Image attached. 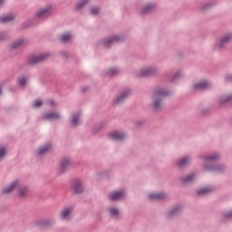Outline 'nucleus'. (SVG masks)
I'll return each instance as SVG.
<instances>
[{
    "instance_id": "obj_1",
    "label": "nucleus",
    "mask_w": 232,
    "mask_h": 232,
    "mask_svg": "<svg viewBox=\"0 0 232 232\" xmlns=\"http://www.w3.org/2000/svg\"><path fill=\"white\" fill-rule=\"evenodd\" d=\"M14 189H17V196L19 198H23L28 195V188L23 186L21 182L15 180L12 182L8 187L3 189L4 195H8V193H12Z\"/></svg>"
},
{
    "instance_id": "obj_2",
    "label": "nucleus",
    "mask_w": 232,
    "mask_h": 232,
    "mask_svg": "<svg viewBox=\"0 0 232 232\" xmlns=\"http://www.w3.org/2000/svg\"><path fill=\"white\" fill-rule=\"evenodd\" d=\"M167 93L164 91H157L154 92L152 99L154 101L152 108L154 110H160L162 108V99L166 97Z\"/></svg>"
},
{
    "instance_id": "obj_3",
    "label": "nucleus",
    "mask_w": 232,
    "mask_h": 232,
    "mask_svg": "<svg viewBox=\"0 0 232 232\" xmlns=\"http://www.w3.org/2000/svg\"><path fill=\"white\" fill-rule=\"evenodd\" d=\"M72 213H73V207H65L60 212V218L62 220H70Z\"/></svg>"
},
{
    "instance_id": "obj_4",
    "label": "nucleus",
    "mask_w": 232,
    "mask_h": 232,
    "mask_svg": "<svg viewBox=\"0 0 232 232\" xmlns=\"http://www.w3.org/2000/svg\"><path fill=\"white\" fill-rule=\"evenodd\" d=\"M50 57V53H43L38 55H34L29 58V64H37V63H43L45 59Z\"/></svg>"
},
{
    "instance_id": "obj_5",
    "label": "nucleus",
    "mask_w": 232,
    "mask_h": 232,
    "mask_svg": "<svg viewBox=\"0 0 232 232\" xmlns=\"http://www.w3.org/2000/svg\"><path fill=\"white\" fill-rule=\"evenodd\" d=\"M72 164V161L68 158L62 160L59 165V171L61 173H63V171H66V169H68V168H70Z\"/></svg>"
},
{
    "instance_id": "obj_6",
    "label": "nucleus",
    "mask_w": 232,
    "mask_h": 232,
    "mask_svg": "<svg viewBox=\"0 0 232 232\" xmlns=\"http://www.w3.org/2000/svg\"><path fill=\"white\" fill-rule=\"evenodd\" d=\"M72 191L76 194H81L84 191V183L82 180H76L72 186Z\"/></svg>"
},
{
    "instance_id": "obj_7",
    "label": "nucleus",
    "mask_w": 232,
    "mask_h": 232,
    "mask_svg": "<svg viewBox=\"0 0 232 232\" xmlns=\"http://www.w3.org/2000/svg\"><path fill=\"white\" fill-rule=\"evenodd\" d=\"M52 14V5H48L44 8L40 9L36 13L37 17H46V15H50Z\"/></svg>"
},
{
    "instance_id": "obj_8",
    "label": "nucleus",
    "mask_w": 232,
    "mask_h": 232,
    "mask_svg": "<svg viewBox=\"0 0 232 232\" xmlns=\"http://www.w3.org/2000/svg\"><path fill=\"white\" fill-rule=\"evenodd\" d=\"M124 197V191H113L109 194L111 200H121Z\"/></svg>"
},
{
    "instance_id": "obj_9",
    "label": "nucleus",
    "mask_w": 232,
    "mask_h": 232,
    "mask_svg": "<svg viewBox=\"0 0 232 232\" xmlns=\"http://www.w3.org/2000/svg\"><path fill=\"white\" fill-rule=\"evenodd\" d=\"M110 139L112 140H122L126 137V135L122 132L113 131L109 134Z\"/></svg>"
},
{
    "instance_id": "obj_10",
    "label": "nucleus",
    "mask_w": 232,
    "mask_h": 232,
    "mask_svg": "<svg viewBox=\"0 0 232 232\" xmlns=\"http://www.w3.org/2000/svg\"><path fill=\"white\" fill-rule=\"evenodd\" d=\"M59 119H61V115L57 112H49L44 116L45 121H59Z\"/></svg>"
},
{
    "instance_id": "obj_11",
    "label": "nucleus",
    "mask_w": 232,
    "mask_h": 232,
    "mask_svg": "<svg viewBox=\"0 0 232 232\" xmlns=\"http://www.w3.org/2000/svg\"><path fill=\"white\" fill-rule=\"evenodd\" d=\"M209 88V82L202 81L194 85V90H208Z\"/></svg>"
},
{
    "instance_id": "obj_12",
    "label": "nucleus",
    "mask_w": 232,
    "mask_h": 232,
    "mask_svg": "<svg viewBox=\"0 0 232 232\" xmlns=\"http://www.w3.org/2000/svg\"><path fill=\"white\" fill-rule=\"evenodd\" d=\"M155 72H157V70H155V68H153V67L145 68V69L141 70L140 76L146 77L148 75H153V73H155Z\"/></svg>"
},
{
    "instance_id": "obj_13",
    "label": "nucleus",
    "mask_w": 232,
    "mask_h": 232,
    "mask_svg": "<svg viewBox=\"0 0 232 232\" xmlns=\"http://www.w3.org/2000/svg\"><path fill=\"white\" fill-rule=\"evenodd\" d=\"M150 200H164L166 194L164 193H154L149 196Z\"/></svg>"
},
{
    "instance_id": "obj_14",
    "label": "nucleus",
    "mask_w": 232,
    "mask_h": 232,
    "mask_svg": "<svg viewBox=\"0 0 232 232\" xmlns=\"http://www.w3.org/2000/svg\"><path fill=\"white\" fill-rule=\"evenodd\" d=\"M130 93H131V92L125 91L123 93L121 94V96H117V98L115 99L114 102H116V104H119V102H122V101H124V99L129 97V95Z\"/></svg>"
},
{
    "instance_id": "obj_15",
    "label": "nucleus",
    "mask_w": 232,
    "mask_h": 232,
    "mask_svg": "<svg viewBox=\"0 0 232 232\" xmlns=\"http://www.w3.org/2000/svg\"><path fill=\"white\" fill-rule=\"evenodd\" d=\"M120 41L119 36H112L110 38H107L103 41L104 46H108V44H113V43H118Z\"/></svg>"
},
{
    "instance_id": "obj_16",
    "label": "nucleus",
    "mask_w": 232,
    "mask_h": 232,
    "mask_svg": "<svg viewBox=\"0 0 232 232\" xmlns=\"http://www.w3.org/2000/svg\"><path fill=\"white\" fill-rule=\"evenodd\" d=\"M88 5V0H80L76 3L74 8L75 10H82Z\"/></svg>"
},
{
    "instance_id": "obj_17",
    "label": "nucleus",
    "mask_w": 232,
    "mask_h": 232,
    "mask_svg": "<svg viewBox=\"0 0 232 232\" xmlns=\"http://www.w3.org/2000/svg\"><path fill=\"white\" fill-rule=\"evenodd\" d=\"M232 39V34L225 35L218 43V46H224V44L229 43Z\"/></svg>"
},
{
    "instance_id": "obj_18",
    "label": "nucleus",
    "mask_w": 232,
    "mask_h": 232,
    "mask_svg": "<svg viewBox=\"0 0 232 232\" xmlns=\"http://www.w3.org/2000/svg\"><path fill=\"white\" fill-rule=\"evenodd\" d=\"M14 14H7L0 17V23H10V21H14Z\"/></svg>"
},
{
    "instance_id": "obj_19",
    "label": "nucleus",
    "mask_w": 232,
    "mask_h": 232,
    "mask_svg": "<svg viewBox=\"0 0 232 232\" xmlns=\"http://www.w3.org/2000/svg\"><path fill=\"white\" fill-rule=\"evenodd\" d=\"M79 119H81V113H76V114H73L71 118V123L73 125V126H77V124L79 123Z\"/></svg>"
},
{
    "instance_id": "obj_20",
    "label": "nucleus",
    "mask_w": 232,
    "mask_h": 232,
    "mask_svg": "<svg viewBox=\"0 0 232 232\" xmlns=\"http://www.w3.org/2000/svg\"><path fill=\"white\" fill-rule=\"evenodd\" d=\"M60 40L62 43H68V41H72V34L70 33H65L60 36Z\"/></svg>"
},
{
    "instance_id": "obj_21",
    "label": "nucleus",
    "mask_w": 232,
    "mask_h": 232,
    "mask_svg": "<svg viewBox=\"0 0 232 232\" xmlns=\"http://www.w3.org/2000/svg\"><path fill=\"white\" fill-rule=\"evenodd\" d=\"M22 44H24V40L23 39H19L16 42H14V44H12V48H19V46H22Z\"/></svg>"
},
{
    "instance_id": "obj_22",
    "label": "nucleus",
    "mask_w": 232,
    "mask_h": 232,
    "mask_svg": "<svg viewBox=\"0 0 232 232\" xmlns=\"http://www.w3.org/2000/svg\"><path fill=\"white\" fill-rule=\"evenodd\" d=\"M50 148H52L51 145H47L46 147H43L38 150L37 154L38 155H44V153H46V151H48L50 150Z\"/></svg>"
},
{
    "instance_id": "obj_23",
    "label": "nucleus",
    "mask_w": 232,
    "mask_h": 232,
    "mask_svg": "<svg viewBox=\"0 0 232 232\" xmlns=\"http://www.w3.org/2000/svg\"><path fill=\"white\" fill-rule=\"evenodd\" d=\"M188 163H189V158H183V159H181V160H179V166L180 168H182V166H186V165L188 164Z\"/></svg>"
},
{
    "instance_id": "obj_24",
    "label": "nucleus",
    "mask_w": 232,
    "mask_h": 232,
    "mask_svg": "<svg viewBox=\"0 0 232 232\" xmlns=\"http://www.w3.org/2000/svg\"><path fill=\"white\" fill-rule=\"evenodd\" d=\"M193 179H195V174H190L183 179V182L185 184H188V182H193Z\"/></svg>"
},
{
    "instance_id": "obj_25",
    "label": "nucleus",
    "mask_w": 232,
    "mask_h": 232,
    "mask_svg": "<svg viewBox=\"0 0 232 232\" xmlns=\"http://www.w3.org/2000/svg\"><path fill=\"white\" fill-rule=\"evenodd\" d=\"M211 191V188H205L200 190H198V195H208Z\"/></svg>"
},
{
    "instance_id": "obj_26",
    "label": "nucleus",
    "mask_w": 232,
    "mask_h": 232,
    "mask_svg": "<svg viewBox=\"0 0 232 232\" xmlns=\"http://www.w3.org/2000/svg\"><path fill=\"white\" fill-rule=\"evenodd\" d=\"M218 157V155H217V154H214V155H211V156H208L206 158V162H211L213 160H217Z\"/></svg>"
},
{
    "instance_id": "obj_27",
    "label": "nucleus",
    "mask_w": 232,
    "mask_h": 232,
    "mask_svg": "<svg viewBox=\"0 0 232 232\" xmlns=\"http://www.w3.org/2000/svg\"><path fill=\"white\" fill-rule=\"evenodd\" d=\"M33 106L34 108H41V106H43V101L41 100H36L33 102Z\"/></svg>"
},
{
    "instance_id": "obj_28",
    "label": "nucleus",
    "mask_w": 232,
    "mask_h": 232,
    "mask_svg": "<svg viewBox=\"0 0 232 232\" xmlns=\"http://www.w3.org/2000/svg\"><path fill=\"white\" fill-rule=\"evenodd\" d=\"M178 213H180V207H178L174 208L170 213L169 217H173V215H177Z\"/></svg>"
},
{
    "instance_id": "obj_29",
    "label": "nucleus",
    "mask_w": 232,
    "mask_h": 232,
    "mask_svg": "<svg viewBox=\"0 0 232 232\" xmlns=\"http://www.w3.org/2000/svg\"><path fill=\"white\" fill-rule=\"evenodd\" d=\"M152 8H153V5H146V6L143 8V14H148V12H150V10H151Z\"/></svg>"
},
{
    "instance_id": "obj_30",
    "label": "nucleus",
    "mask_w": 232,
    "mask_h": 232,
    "mask_svg": "<svg viewBox=\"0 0 232 232\" xmlns=\"http://www.w3.org/2000/svg\"><path fill=\"white\" fill-rule=\"evenodd\" d=\"M110 213L112 217H117V215H119V210L117 208H111Z\"/></svg>"
},
{
    "instance_id": "obj_31",
    "label": "nucleus",
    "mask_w": 232,
    "mask_h": 232,
    "mask_svg": "<svg viewBox=\"0 0 232 232\" xmlns=\"http://www.w3.org/2000/svg\"><path fill=\"white\" fill-rule=\"evenodd\" d=\"M91 14H92V15H97V14H99V8H97V7H92V8L91 9Z\"/></svg>"
},
{
    "instance_id": "obj_32",
    "label": "nucleus",
    "mask_w": 232,
    "mask_h": 232,
    "mask_svg": "<svg viewBox=\"0 0 232 232\" xmlns=\"http://www.w3.org/2000/svg\"><path fill=\"white\" fill-rule=\"evenodd\" d=\"M18 82H19L20 86H24V85L26 84V79H24V78H20V79L18 80Z\"/></svg>"
},
{
    "instance_id": "obj_33",
    "label": "nucleus",
    "mask_w": 232,
    "mask_h": 232,
    "mask_svg": "<svg viewBox=\"0 0 232 232\" xmlns=\"http://www.w3.org/2000/svg\"><path fill=\"white\" fill-rule=\"evenodd\" d=\"M5 148H0V159H3L5 157Z\"/></svg>"
},
{
    "instance_id": "obj_34",
    "label": "nucleus",
    "mask_w": 232,
    "mask_h": 232,
    "mask_svg": "<svg viewBox=\"0 0 232 232\" xmlns=\"http://www.w3.org/2000/svg\"><path fill=\"white\" fill-rule=\"evenodd\" d=\"M109 73H111V75H115V73H117V69H111Z\"/></svg>"
},
{
    "instance_id": "obj_35",
    "label": "nucleus",
    "mask_w": 232,
    "mask_h": 232,
    "mask_svg": "<svg viewBox=\"0 0 232 232\" xmlns=\"http://www.w3.org/2000/svg\"><path fill=\"white\" fill-rule=\"evenodd\" d=\"M229 101H232V96H228V97L226 99L225 102H229Z\"/></svg>"
},
{
    "instance_id": "obj_36",
    "label": "nucleus",
    "mask_w": 232,
    "mask_h": 232,
    "mask_svg": "<svg viewBox=\"0 0 232 232\" xmlns=\"http://www.w3.org/2000/svg\"><path fill=\"white\" fill-rule=\"evenodd\" d=\"M47 102H48V104H51V105H53V104H54L53 100H49Z\"/></svg>"
},
{
    "instance_id": "obj_37",
    "label": "nucleus",
    "mask_w": 232,
    "mask_h": 232,
    "mask_svg": "<svg viewBox=\"0 0 232 232\" xmlns=\"http://www.w3.org/2000/svg\"><path fill=\"white\" fill-rule=\"evenodd\" d=\"M4 3H5V0H0V8L3 6Z\"/></svg>"
},
{
    "instance_id": "obj_38",
    "label": "nucleus",
    "mask_w": 232,
    "mask_h": 232,
    "mask_svg": "<svg viewBox=\"0 0 232 232\" xmlns=\"http://www.w3.org/2000/svg\"><path fill=\"white\" fill-rule=\"evenodd\" d=\"M214 171H221V169H214Z\"/></svg>"
},
{
    "instance_id": "obj_39",
    "label": "nucleus",
    "mask_w": 232,
    "mask_h": 232,
    "mask_svg": "<svg viewBox=\"0 0 232 232\" xmlns=\"http://www.w3.org/2000/svg\"><path fill=\"white\" fill-rule=\"evenodd\" d=\"M227 218H229V217H232V212L228 215V216H227Z\"/></svg>"
},
{
    "instance_id": "obj_40",
    "label": "nucleus",
    "mask_w": 232,
    "mask_h": 232,
    "mask_svg": "<svg viewBox=\"0 0 232 232\" xmlns=\"http://www.w3.org/2000/svg\"><path fill=\"white\" fill-rule=\"evenodd\" d=\"M206 169H209V168L208 166H205Z\"/></svg>"
},
{
    "instance_id": "obj_41",
    "label": "nucleus",
    "mask_w": 232,
    "mask_h": 232,
    "mask_svg": "<svg viewBox=\"0 0 232 232\" xmlns=\"http://www.w3.org/2000/svg\"><path fill=\"white\" fill-rule=\"evenodd\" d=\"M83 92H86V90L83 89Z\"/></svg>"
}]
</instances>
